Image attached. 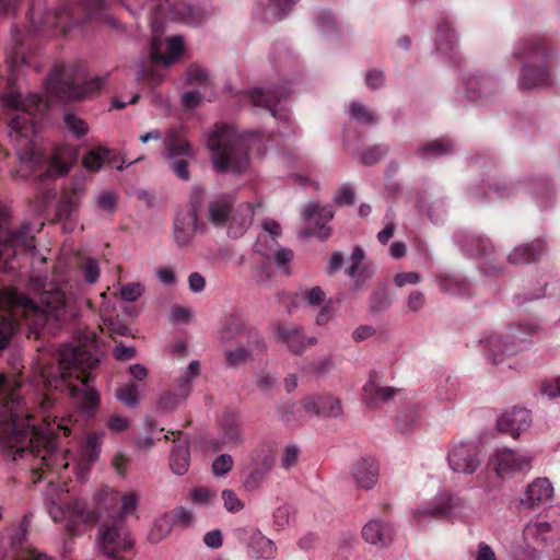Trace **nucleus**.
Masks as SVG:
<instances>
[{
    "instance_id": "6ab92c4d",
    "label": "nucleus",
    "mask_w": 560,
    "mask_h": 560,
    "mask_svg": "<svg viewBox=\"0 0 560 560\" xmlns=\"http://www.w3.org/2000/svg\"><path fill=\"white\" fill-rule=\"evenodd\" d=\"M266 343L256 331H248L247 339L242 340L235 348L225 350V360L228 365L236 366L254 359L256 355L265 352Z\"/></svg>"
},
{
    "instance_id": "2eb2a0df",
    "label": "nucleus",
    "mask_w": 560,
    "mask_h": 560,
    "mask_svg": "<svg viewBox=\"0 0 560 560\" xmlns=\"http://www.w3.org/2000/svg\"><path fill=\"white\" fill-rule=\"evenodd\" d=\"M533 457L527 452L499 448L490 456L488 466L500 479H508L517 472L529 470Z\"/></svg>"
},
{
    "instance_id": "680f3d73",
    "label": "nucleus",
    "mask_w": 560,
    "mask_h": 560,
    "mask_svg": "<svg viewBox=\"0 0 560 560\" xmlns=\"http://www.w3.org/2000/svg\"><path fill=\"white\" fill-rule=\"evenodd\" d=\"M290 520L291 511L287 504L278 506L272 514V525L277 530L285 529L290 524Z\"/></svg>"
},
{
    "instance_id": "c756f323",
    "label": "nucleus",
    "mask_w": 560,
    "mask_h": 560,
    "mask_svg": "<svg viewBox=\"0 0 560 560\" xmlns=\"http://www.w3.org/2000/svg\"><path fill=\"white\" fill-rule=\"evenodd\" d=\"M439 494L443 517L465 521L472 516V508L464 498L447 492H440Z\"/></svg>"
},
{
    "instance_id": "a211bd4d",
    "label": "nucleus",
    "mask_w": 560,
    "mask_h": 560,
    "mask_svg": "<svg viewBox=\"0 0 560 560\" xmlns=\"http://www.w3.org/2000/svg\"><path fill=\"white\" fill-rule=\"evenodd\" d=\"M289 94L290 91L287 88L275 91L253 89L246 94V98L254 107L268 109L275 118L287 119V110L281 104Z\"/></svg>"
},
{
    "instance_id": "79ce46f5",
    "label": "nucleus",
    "mask_w": 560,
    "mask_h": 560,
    "mask_svg": "<svg viewBox=\"0 0 560 560\" xmlns=\"http://www.w3.org/2000/svg\"><path fill=\"white\" fill-rule=\"evenodd\" d=\"M542 252V245L540 242H533L530 244H523L514 247L509 255V260L512 264H525L529 262Z\"/></svg>"
},
{
    "instance_id": "e2e57ef3",
    "label": "nucleus",
    "mask_w": 560,
    "mask_h": 560,
    "mask_svg": "<svg viewBox=\"0 0 560 560\" xmlns=\"http://www.w3.org/2000/svg\"><path fill=\"white\" fill-rule=\"evenodd\" d=\"M195 521L194 512L185 506L175 509L174 516L172 517L173 526L187 528L192 526Z\"/></svg>"
},
{
    "instance_id": "1a4fd4ad",
    "label": "nucleus",
    "mask_w": 560,
    "mask_h": 560,
    "mask_svg": "<svg viewBox=\"0 0 560 560\" xmlns=\"http://www.w3.org/2000/svg\"><path fill=\"white\" fill-rule=\"evenodd\" d=\"M532 331L533 327L522 331L521 326L515 325L504 331L488 332L480 340L485 359L493 365L503 363L506 358L516 354L527 346L525 337L530 335Z\"/></svg>"
},
{
    "instance_id": "bf43d9fd",
    "label": "nucleus",
    "mask_w": 560,
    "mask_h": 560,
    "mask_svg": "<svg viewBox=\"0 0 560 560\" xmlns=\"http://www.w3.org/2000/svg\"><path fill=\"white\" fill-rule=\"evenodd\" d=\"M223 505L230 513H237L244 509L243 501L237 497L235 491L231 489H224L221 493Z\"/></svg>"
},
{
    "instance_id": "7ed1b4c3",
    "label": "nucleus",
    "mask_w": 560,
    "mask_h": 560,
    "mask_svg": "<svg viewBox=\"0 0 560 560\" xmlns=\"http://www.w3.org/2000/svg\"><path fill=\"white\" fill-rule=\"evenodd\" d=\"M97 362L98 359L85 347L66 345L59 350L60 373L55 375L48 368L42 369L36 382L45 388H66L77 400L80 411L91 418L100 406L101 396L90 384L93 376L85 374V371L93 369Z\"/></svg>"
},
{
    "instance_id": "c03bdc74",
    "label": "nucleus",
    "mask_w": 560,
    "mask_h": 560,
    "mask_svg": "<svg viewBox=\"0 0 560 560\" xmlns=\"http://www.w3.org/2000/svg\"><path fill=\"white\" fill-rule=\"evenodd\" d=\"M348 114L352 120L361 125H373L378 121L377 114L358 101L350 103Z\"/></svg>"
},
{
    "instance_id": "dca6fc26",
    "label": "nucleus",
    "mask_w": 560,
    "mask_h": 560,
    "mask_svg": "<svg viewBox=\"0 0 560 560\" xmlns=\"http://www.w3.org/2000/svg\"><path fill=\"white\" fill-rule=\"evenodd\" d=\"M154 9L156 13L151 22L158 20L161 26L165 13H170L174 19L192 26L202 24L208 18L206 10L200 5L184 3L180 0H159Z\"/></svg>"
},
{
    "instance_id": "4d7b16f0",
    "label": "nucleus",
    "mask_w": 560,
    "mask_h": 560,
    "mask_svg": "<svg viewBox=\"0 0 560 560\" xmlns=\"http://www.w3.org/2000/svg\"><path fill=\"white\" fill-rule=\"evenodd\" d=\"M300 447L294 443L287 444L281 452L280 465L283 469H291L299 459Z\"/></svg>"
},
{
    "instance_id": "a19ab883",
    "label": "nucleus",
    "mask_w": 560,
    "mask_h": 560,
    "mask_svg": "<svg viewBox=\"0 0 560 560\" xmlns=\"http://www.w3.org/2000/svg\"><path fill=\"white\" fill-rule=\"evenodd\" d=\"M173 528L172 516L164 513L155 518L148 530V540L151 544H159L164 540Z\"/></svg>"
},
{
    "instance_id": "0e129e2a",
    "label": "nucleus",
    "mask_w": 560,
    "mask_h": 560,
    "mask_svg": "<svg viewBox=\"0 0 560 560\" xmlns=\"http://www.w3.org/2000/svg\"><path fill=\"white\" fill-rule=\"evenodd\" d=\"M254 465L269 472L275 464V455L270 450L256 451L253 455Z\"/></svg>"
},
{
    "instance_id": "f03ea898",
    "label": "nucleus",
    "mask_w": 560,
    "mask_h": 560,
    "mask_svg": "<svg viewBox=\"0 0 560 560\" xmlns=\"http://www.w3.org/2000/svg\"><path fill=\"white\" fill-rule=\"evenodd\" d=\"M33 291H39L37 302L14 290L0 291V349L5 348L14 334L21 317L33 329L43 327L49 319H61L70 308V300L65 292L44 279L34 278L30 282Z\"/></svg>"
},
{
    "instance_id": "b1692460",
    "label": "nucleus",
    "mask_w": 560,
    "mask_h": 560,
    "mask_svg": "<svg viewBox=\"0 0 560 560\" xmlns=\"http://www.w3.org/2000/svg\"><path fill=\"white\" fill-rule=\"evenodd\" d=\"M302 217L304 222L308 224L310 229L314 230L317 237H328L329 231L325 228V224L334 217V212L330 207L320 206L315 201H311L304 207Z\"/></svg>"
},
{
    "instance_id": "09e8293b",
    "label": "nucleus",
    "mask_w": 560,
    "mask_h": 560,
    "mask_svg": "<svg viewBox=\"0 0 560 560\" xmlns=\"http://www.w3.org/2000/svg\"><path fill=\"white\" fill-rule=\"evenodd\" d=\"M115 396L121 404H124L128 408H135L140 402L139 387L135 383H127L120 385L116 389Z\"/></svg>"
},
{
    "instance_id": "6e6552de",
    "label": "nucleus",
    "mask_w": 560,
    "mask_h": 560,
    "mask_svg": "<svg viewBox=\"0 0 560 560\" xmlns=\"http://www.w3.org/2000/svg\"><path fill=\"white\" fill-rule=\"evenodd\" d=\"M105 84L104 77L88 79L83 70L55 69L46 82V93L62 100H79L98 92Z\"/></svg>"
},
{
    "instance_id": "8fccbe9b",
    "label": "nucleus",
    "mask_w": 560,
    "mask_h": 560,
    "mask_svg": "<svg viewBox=\"0 0 560 560\" xmlns=\"http://www.w3.org/2000/svg\"><path fill=\"white\" fill-rule=\"evenodd\" d=\"M30 526V521L27 516H24L21 523L18 526L9 528L1 538V544H9L12 547H18L22 545L25 540L26 532Z\"/></svg>"
},
{
    "instance_id": "49530a36",
    "label": "nucleus",
    "mask_w": 560,
    "mask_h": 560,
    "mask_svg": "<svg viewBox=\"0 0 560 560\" xmlns=\"http://www.w3.org/2000/svg\"><path fill=\"white\" fill-rule=\"evenodd\" d=\"M113 152L109 149L98 147L91 150L83 158V165L85 168L96 172L101 170L103 164L110 160Z\"/></svg>"
},
{
    "instance_id": "bb28decb",
    "label": "nucleus",
    "mask_w": 560,
    "mask_h": 560,
    "mask_svg": "<svg viewBox=\"0 0 560 560\" xmlns=\"http://www.w3.org/2000/svg\"><path fill=\"white\" fill-rule=\"evenodd\" d=\"M380 467L372 457H362L357 460L352 467L351 476L357 486L370 490L378 480Z\"/></svg>"
},
{
    "instance_id": "864d4df0",
    "label": "nucleus",
    "mask_w": 560,
    "mask_h": 560,
    "mask_svg": "<svg viewBox=\"0 0 560 560\" xmlns=\"http://www.w3.org/2000/svg\"><path fill=\"white\" fill-rule=\"evenodd\" d=\"M301 303H304L306 306L318 307L324 305L328 300L326 299V293L322 290L320 287H312L301 290L300 294Z\"/></svg>"
},
{
    "instance_id": "a878e982",
    "label": "nucleus",
    "mask_w": 560,
    "mask_h": 560,
    "mask_svg": "<svg viewBox=\"0 0 560 560\" xmlns=\"http://www.w3.org/2000/svg\"><path fill=\"white\" fill-rule=\"evenodd\" d=\"M103 433H89L81 445L80 456L75 462V474L80 479H84L89 466L100 456Z\"/></svg>"
},
{
    "instance_id": "4468645a",
    "label": "nucleus",
    "mask_w": 560,
    "mask_h": 560,
    "mask_svg": "<svg viewBox=\"0 0 560 560\" xmlns=\"http://www.w3.org/2000/svg\"><path fill=\"white\" fill-rule=\"evenodd\" d=\"M203 190L200 187H192L189 197L190 208L180 211L174 221V240L179 246H187L195 233L203 229L199 221L198 211L201 208Z\"/></svg>"
},
{
    "instance_id": "f704fd0d",
    "label": "nucleus",
    "mask_w": 560,
    "mask_h": 560,
    "mask_svg": "<svg viewBox=\"0 0 560 560\" xmlns=\"http://www.w3.org/2000/svg\"><path fill=\"white\" fill-rule=\"evenodd\" d=\"M365 257L364 250L361 247H354L351 257L350 265L347 269L349 277L355 280V288L360 289L361 285L369 279L372 278L373 270L368 266L360 267L361 262Z\"/></svg>"
},
{
    "instance_id": "c85d7f7f",
    "label": "nucleus",
    "mask_w": 560,
    "mask_h": 560,
    "mask_svg": "<svg viewBox=\"0 0 560 560\" xmlns=\"http://www.w3.org/2000/svg\"><path fill=\"white\" fill-rule=\"evenodd\" d=\"M553 497V487L548 478L541 477L533 480L525 489L521 503L527 508H535L548 502Z\"/></svg>"
},
{
    "instance_id": "423d86ee",
    "label": "nucleus",
    "mask_w": 560,
    "mask_h": 560,
    "mask_svg": "<svg viewBox=\"0 0 560 560\" xmlns=\"http://www.w3.org/2000/svg\"><path fill=\"white\" fill-rule=\"evenodd\" d=\"M513 57L522 62L518 88L523 91L549 86L552 77L544 65L546 57L544 42L536 37L520 39L513 49Z\"/></svg>"
},
{
    "instance_id": "37998d69",
    "label": "nucleus",
    "mask_w": 560,
    "mask_h": 560,
    "mask_svg": "<svg viewBox=\"0 0 560 560\" xmlns=\"http://www.w3.org/2000/svg\"><path fill=\"white\" fill-rule=\"evenodd\" d=\"M452 143L445 139L433 140L418 150L422 160H433L451 152Z\"/></svg>"
},
{
    "instance_id": "2f4dec72",
    "label": "nucleus",
    "mask_w": 560,
    "mask_h": 560,
    "mask_svg": "<svg viewBox=\"0 0 560 560\" xmlns=\"http://www.w3.org/2000/svg\"><path fill=\"white\" fill-rule=\"evenodd\" d=\"M362 537L368 544L384 547L393 540L394 530L389 523L372 520L363 526Z\"/></svg>"
},
{
    "instance_id": "9b49d317",
    "label": "nucleus",
    "mask_w": 560,
    "mask_h": 560,
    "mask_svg": "<svg viewBox=\"0 0 560 560\" xmlns=\"http://www.w3.org/2000/svg\"><path fill=\"white\" fill-rule=\"evenodd\" d=\"M165 152L163 159L168 168L182 180H189V163L195 151L182 128H172L164 136Z\"/></svg>"
},
{
    "instance_id": "69168bd1",
    "label": "nucleus",
    "mask_w": 560,
    "mask_h": 560,
    "mask_svg": "<svg viewBox=\"0 0 560 560\" xmlns=\"http://www.w3.org/2000/svg\"><path fill=\"white\" fill-rule=\"evenodd\" d=\"M336 316V308L332 306L330 300H328L320 310L317 312L314 318V323L318 327L328 325Z\"/></svg>"
},
{
    "instance_id": "f257e3e1",
    "label": "nucleus",
    "mask_w": 560,
    "mask_h": 560,
    "mask_svg": "<svg viewBox=\"0 0 560 560\" xmlns=\"http://www.w3.org/2000/svg\"><path fill=\"white\" fill-rule=\"evenodd\" d=\"M19 386L14 378L0 373V451L11 455L13 460L30 453L38 460L35 472L40 470L43 475L49 472L61 478V470L69 467L70 455L57 450L55 436L57 431L70 434V419L52 422L45 419L43 427L37 425L16 393Z\"/></svg>"
},
{
    "instance_id": "4c0bfd02",
    "label": "nucleus",
    "mask_w": 560,
    "mask_h": 560,
    "mask_svg": "<svg viewBox=\"0 0 560 560\" xmlns=\"http://www.w3.org/2000/svg\"><path fill=\"white\" fill-rule=\"evenodd\" d=\"M248 331L242 318L231 316L224 322L218 336L221 342L228 343L235 339H240L241 341L247 339Z\"/></svg>"
},
{
    "instance_id": "a18cd8bd",
    "label": "nucleus",
    "mask_w": 560,
    "mask_h": 560,
    "mask_svg": "<svg viewBox=\"0 0 560 560\" xmlns=\"http://www.w3.org/2000/svg\"><path fill=\"white\" fill-rule=\"evenodd\" d=\"M435 42L436 49L442 54H447L455 48L457 38L447 23H443L438 27Z\"/></svg>"
},
{
    "instance_id": "58836bf2",
    "label": "nucleus",
    "mask_w": 560,
    "mask_h": 560,
    "mask_svg": "<svg viewBox=\"0 0 560 560\" xmlns=\"http://www.w3.org/2000/svg\"><path fill=\"white\" fill-rule=\"evenodd\" d=\"M74 161V154L68 147L55 151L49 162L48 176L67 174Z\"/></svg>"
},
{
    "instance_id": "473e14b6",
    "label": "nucleus",
    "mask_w": 560,
    "mask_h": 560,
    "mask_svg": "<svg viewBox=\"0 0 560 560\" xmlns=\"http://www.w3.org/2000/svg\"><path fill=\"white\" fill-rule=\"evenodd\" d=\"M189 445L188 440L182 433L175 440V445L170 458L172 471L178 476L184 475L189 468Z\"/></svg>"
},
{
    "instance_id": "39448f33",
    "label": "nucleus",
    "mask_w": 560,
    "mask_h": 560,
    "mask_svg": "<svg viewBox=\"0 0 560 560\" xmlns=\"http://www.w3.org/2000/svg\"><path fill=\"white\" fill-rule=\"evenodd\" d=\"M212 153V164L220 173H243L249 164L245 139L233 126L213 129L207 138Z\"/></svg>"
},
{
    "instance_id": "5701e85b",
    "label": "nucleus",
    "mask_w": 560,
    "mask_h": 560,
    "mask_svg": "<svg viewBox=\"0 0 560 560\" xmlns=\"http://www.w3.org/2000/svg\"><path fill=\"white\" fill-rule=\"evenodd\" d=\"M277 338L283 341L293 353H302L308 346L317 343V338L304 336L302 328L294 324L283 323L277 327Z\"/></svg>"
},
{
    "instance_id": "20e7f679",
    "label": "nucleus",
    "mask_w": 560,
    "mask_h": 560,
    "mask_svg": "<svg viewBox=\"0 0 560 560\" xmlns=\"http://www.w3.org/2000/svg\"><path fill=\"white\" fill-rule=\"evenodd\" d=\"M4 103L16 110L10 119L9 137L20 163L18 175L27 177L43 165L34 119L45 114L48 104L37 94L22 98L18 93H9Z\"/></svg>"
},
{
    "instance_id": "ea45409f",
    "label": "nucleus",
    "mask_w": 560,
    "mask_h": 560,
    "mask_svg": "<svg viewBox=\"0 0 560 560\" xmlns=\"http://www.w3.org/2000/svg\"><path fill=\"white\" fill-rule=\"evenodd\" d=\"M200 374V362L194 360L189 363L186 371L178 377L174 392L184 400L187 399L192 389L194 380Z\"/></svg>"
},
{
    "instance_id": "72a5a7b5",
    "label": "nucleus",
    "mask_w": 560,
    "mask_h": 560,
    "mask_svg": "<svg viewBox=\"0 0 560 560\" xmlns=\"http://www.w3.org/2000/svg\"><path fill=\"white\" fill-rule=\"evenodd\" d=\"M253 215L254 209L250 203L241 205L228 222L229 234L233 237L242 235L250 225Z\"/></svg>"
},
{
    "instance_id": "0eeeda50",
    "label": "nucleus",
    "mask_w": 560,
    "mask_h": 560,
    "mask_svg": "<svg viewBox=\"0 0 560 560\" xmlns=\"http://www.w3.org/2000/svg\"><path fill=\"white\" fill-rule=\"evenodd\" d=\"M153 38L151 42L150 59L140 67L138 79L151 83H159L164 80V68L176 62L184 51V38L179 35L166 39V51L162 52V39L160 37L161 25L158 20L151 22Z\"/></svg>"
},
{
    "instance_id": "6e6d98bb",
    "label": "nucleus",
    "mask_w": 560,
    "mask_h": 560,
    "mask_svg": "<svg viewBox=\"0 0 560 560\" xmlns=\"http://www.w3.org/2000/svg\"><path fill=\"white\" fill-rule=\"evenodd\" d=\"M440 288L450 294H462L466 290V284L458 278L450 275L439 277Z\"/></svg>"
},
{
    "instance_id": "4be33fe9",
    "label": "nucleus",
    "mask_w": 560,
    "mask_h": 560,
    "mask_svg": "<svg viewBox=\"0 0 560 560\" xmlns=\"http://www.w3.org/2000/svg\"><path fill=\"white\" fill-rule=\"evenodd\" d=\"M302 409L308 415L338 418L342 416L340 400L331 395H310L302 399Z\"/></svg>"
},
{
    "instance_id": "412c9836",
    "label": "nucleus",
    "mask_w": 560,
    "mask_h": 560,
    "mask_svg": "<svg viewBox=\"0 0 560 560\" xmlns=\"http://www.w3.org/2000/svg\"><path fill=\"white\" fill-rule=\"evenodd\" d=\"M557 537V530L547 521L532 520L523 530L524 544L532 549L548 546Z\"/></svg>"
},
{
    "instance_id": "774afa93",
    "label": "nucleus",
    "mask_w": 560,
    "mask_h": 560,
    "mask_svg": "<svg viewBox=\"0 0 560 560\" xmlns=\"http://www.w3.org/2000/svg\"><path fill=\"white\" fill-rule=\"evenodd\" d=\"M234 465L230 454H221L212 462V471L215 476H225Z\"/></svg>"
},
{
    "instance_id": "7c9ffc66",
    "label": "nucleus",
    "mask_w": 560,
    "mask_h": 560,
    "mask_svg": "<svg viewBox=\"0 0 560 560\" xmlns=\"http://www.w3.org/2000/svg\"><path fill=\"white\" fill-rule=\"evenodd\" d=\"M220 438L223 445L241 446L245 434L238 418L232 412H225L220 419Z\"/></svg>"
},
{
    "instance_id": "338daca9",
    "label": "nucleus",
    "mask_w": 560,
    "mask_h": 560,
    "mask_svg": "<svg viewBox=\"0 0 560 560\" xmlns=\"http://www.w3.org/2000/svg\"><path fill=\"white\" fill-rule=\"evenodd\" d=\"M63 119L67 129L78 137L85 135L89 130L85 121L73 114L67 113Z\"/></svg>"
},
{
    "instance_id": "e433bc0d",
    "label": "nucleus",
    "mask_w": 560,
    "mask_h": 560,
    "mask_svg": "<svg viewBox=\"0 0 560 560\" xmlns=\"http://www.w3.org/2000/svg\"><path fill=\"white\" fill-rule=\"evenodd\" d=\"M435 517H443V509L439 493L430 501L411 510V518L418 525L425 524Z\"/></svg>"
},
{
    "instance_id": "13d9d810",
    "label": "nucleus",
    "mask_w": 560,
    "mask_h": 560,
    "mask_svg": "<svg viewBox=\"0 0 560 560\" xmlns=\"http://www.w3.org/2000/svg\"><path fill=\"white\" fill-rule=\"evenodd\" d=\"M267 252H269V256H266V257L269 258L272 255L278 269L283 271L284 273H289L288 265L291 262V260L293 258L292 250H290L288 248H278V249L269 248V249H267Z\"/></svg>"
},
{
    "instance_id": "603ef678",
    "label": "nucleus",
    "mask_w": 560,
    "mask_h": 560,
    "mask_svg": "<svg viewBox=\"0 0 560 560\" xmlns=\"http://www.w3.org/2000/svg\"><path fill=\"white\" fill-rule=\"evenodd\" d=\"M187 499L195 505L211 506L215 502L217 492L212 488L195 487L188 491Z\"/></svg>"
},
{
    "instance_id": "9d476101",
    "label": "nucleus",
    "mask_w": 560,
    "mask_h": 560,
    "mask_svg": "<svg viewBox=\"0 0 560 560\" xmlns=\"http://www.w3.org/2000/svg\"><path fill=\"white\" fill-rule=\"evenodd\" d=\"M46 509L52 521L61 523L69 534H77L82 526L92 525L98 520L97 513L91 510L85 501L78 498L48 499Z\"/></svg>"
},
{
    "instance_id": "de8ad7c7",
    "label": "nucleus",
    "mask_w": 560,
    "mask_h": 560,
    "mask_svg": "<svg viewBox=\"0 0 560 560\" xmlns=\"http://www.w3.org/2000/svg\"><path fill=\"white\" fill-rule=\"evenodd\" d=\"M264 233L257 237V243L255 245V250L262 256H269V252L267 248H264L261 243L267 242L268 238L275 241L281 234V228L278 222L273 220H266L262 223Z\"/></svg>"
},
{
    "instance_id": "393cba45",
    "label": "nucleus",
    "mask_w": 560,
    "mask_h": 560,
    "mask_svg": "<svg viewBox=\"0 0 560 560\" xmlns=\"http://www.w3.org/2000/svg\"><path fill=\"white\" fill-rule=\"evenodd\" d=\"M498 429L516 438L532 425V417L525 408H513L502 413L497 421Z\"/></svg>"
},
{
    "instance_id": "3c124183",
    "label": "nucleus",
    "mask_w": 560,
    "mask_h": 560,
    "mask_svg": "<svg viewBox=\"0 0 560 560\" xmlns=\"http://www.w3.org/2000/svg\"><path fill=\"white\" fill-rule=\"evenodd\" d=\"M420 422V409L417 405L407 407L396 420L397 427L401 432L413 430Z\"/></svg>"
},
{
    "instance_id": "f3484780",
    "label": "nucleus",
    "mask_w": 560,
    "mask_h": 560,
    "mask_svg": "<svg viewBox=\"0 0 560 560\" xmlns=\"http://www.w3.org/2000/svg\"><path fill=\"white\" fill-rule=\"evenodd\" d=\"M447 462L454 472L471 475L480 467L482 459L477 444L453 441L447 453Z\"/></svg>"
},
{
    "instance_id": "c9c22d12",
    "label": "nucleus",
    "mask_w": 560,
    "mask_h": 560,
    "mask_svg": "<svg viewBox=\"0 0 560 560\" xmlns=\"http://www.w3.org/2000/svg\"><path fill=\"white\" fill-rule=\"evenodd\" d=\"M232 209V200L229 196H218L209 203L208 218L217 226L229 222Z\"/></svg>"
},
{
    "instance_id": "f8f14e48",
    "label": "nucleus",
    "mask_w": 560,
    "mask_h": 560,
    "mask_svg": "<svg viewBox=\"0 0 560 560\" xmlns=\"http://www.w3.org/2000/svg\"><path fill=\"white\" fill-rule=\"evenodd\" d=\"M135 540L121 517L104 521L100 524L96 535V547L107 558L124 560L117 555L133 548Z\"/></svg>"
},
{
    "instance_id": "cd10ccee",
    "label": "nucleus",
    "mask_w": 560,
    "mask_h": 560,
    "mask_svg": "<svg viewBox=\"0 0 560 560\" xmlns=\"http://www.w3.org/2000/svg\"><path fill=\"white\" fill-rule=\"evenodd\" d=\"M397 392L394 387L383 385L381 377L373 373L363 386V401L370 407L377 406L389 401Z\"/></svg>"
},
{
    "instance_id": "052dcab7",
    "label": "nucleus",
    "mask_w": 560,
    "mask_h": 560,
    "mask_svg": "<svg viewBox=\"0 0 560 560\" xmlns=\"http://www.w3.org/2000/svg\"><path fill=\"white\" fill-rule=\"evenodd\" d=\"M187 82L189 84H206L209 81V72L200 65L194 63L187 68Z\"/></svg>"
},
{
    "instance_id": "ddd939ff",
    "label": "nucleus",
    "mask_w": 560,
    "mask_h": 560,
    "mask_svg": "<svg viewBox=\"0 0 560 560\" xmlns=\"http://www.w3.org/2000/svg\"><path fill=\"white\" fill-rule=\"evenodd\" d=\"M43 223L33 226L23 224L19 231L0 233V270L13 269V258L21 252H31L35 248L34 233L39 232Z\"/></svg>"
},
{
    "instance_id": "5fc2aeb1",
    "label": "nucleus",
    "mask_w": 560,
    "mask_h": 560,
    "mask_svg": "<svg viewBox=\"0 0 560 560\" xmlns=\"http://www.w3.org/2000/svg\"><path fill=\"white\" fill-rule=\"evenodd\" d=\"M95 502L100 508L112 511L119 503V493L109 487H103L95 494Z\"/></svg>"
},
{
    "instance_id": "aec40b11",
    "label": "nucleus",
    "mask_w": 560,
    "mask_h": 560,
    "mask_svg": "<svg viewBox=\"0 0 560 560\" xmlns=\"http://www.w3.org/2000/svg\"><path fill=\"white\" fill-rule=\"evenodd\" d=\"M241 537L245 540L248 555L257 560L273 559L277 553V546L258 528L240 529Z\"/></svg>"
}]
</instances>
